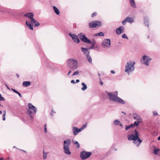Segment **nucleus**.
<instances>
[{
	"mask_svg": "<svg viewBox=\"0 0 160 160\" xmlns=\"http://www.w3.org/2000/svg\"><path fill=\"white\" fill-rule=\"evenodd\" d=\"M24 16L29 18L26 20V23L28 28L30 29L33 30V24H35V27H38L39 25V23L33 18V14L32 13H28L25 14Z\"/></svg>",
	"mask_w": 160,
	"mask_h": 160,
	"instance_id": "nucleus-1",
	"label": "nucleus"
},
{
	"mask_svg": "<svg viewBox=\"0 0 160 160\" xmlns=\"http://www.w3.org/2000/svg\"><path fill=\"white\" fill-rule=\"evenodd\" d=\"M134 132V134H131L128 135V139L129 141H133V143L137 145H139L142 141L139 138V134L138 132L135 130Z\"/></svg>",
	"mask_w": 160,
	"mask_h": 160,
	"instance_id": "nucleus-2",
	"label": "nucleus"
},
{
	"mask_svg": "<svg viewBox=\"0 0 160 160\" xmlns=\"http://www.w3.org/2000/svg\"><path fill=\"white\" fill-rule=\"evenodd\" d=\"M106 92L108 95L110 100L119 103H125V102L122 99L117 96V92H108L106 91Z\"/></svg>",
	"mask_w": 160,
	"mask_h": 160,
	"instance_id": "nucleus-3",
	"label": "nucleus"
},
{
	"mask_svg": "<svg viewBox=\"0 0 160 160\" xmlns=\"http://www.w3.org/2000/svg\"><path fill=\"white\" fill-rule=\"evenodd\" d=\"M135 62L134 61H129L125 65V72L128 75H130L135 70L134 65Z\"/></svg>",
	"mask_w": 160,
	"mask_h": 160,
	"instance_id": "nucleus-4",
	"label": "nucleus"
},
{
	"mask_svg": "<svg viewBox=\"0 0 160 160\" xmlns=\"http://www.w3.org/2000/svg\"><path fill=\"white\" fill-rule=\"evenodd\" d=\"M67 64L70 68L75 70L78 68V62L76 59L70 58L67 60Z\"/></svg>",
	"mask_w": 160,
	"mask_h": 160,
	"instance_id": "nucleus-5",
	"label": "nucleus"
},
{
	"mask_svg": "<svg viewBox=\"0 0 160 160\" xmlns=\"http://www.w3.org/2000/svg\"><path fill=\"white\" fill-rule=\"evenodd\" d=\"M28 109L27 110V113L29 115L31 119L33 118V116L32 114H35L37 112V108L34 106H33L31 103L28 104Z\"/></svg>",
	"mask_w": 160,
	"mask_h": 160,
	"instance_id": "nucleus-6",
	"label": "nucleus"
},
{
	"mask_svg": "<svg viewBox=\"0 0 160 160\" xmlns=\"http://www.w3.org/2000/svg\"><path fill=\"white\" fill-rule=\"evenodd\" d=\"M102 25L101 22L98 21H94L89 23V27L91 28H94L101 26Z\"/></svg>",
	"mask_w": 160,
	"mask_h": 160,
	"instance_id": "nucleus-7",
	"label": "nucleus"
},
{
	"mask_svg": "<svg viewBox=\"0 0 160 160\" xmlns=\"http://www.w3.org/2000/svg\"><path fill=\"white\" fill-rule=\"evenodd\" d=\"M91 152H87L83 151L80 153V157L82 159H85L89 157L92 154Z\"/></svg>",
	"mask_w": 160,
	"mask_h": 160,
	"instance_id": "nucleus-8",
	"label": "nucleus"
},
{
	"mask_svg": "<svg viewBox=\"0 0 160 160\" xmlns=\"http://www.w3.org/2000/svg\"><path fill=\"white\" fill-rule=\"evenodd\" d=\"M111 45V41L110 39H104L102 43V47L105 48H109Z\"/></svg>",
	"mask_w": 160,
	"mask_h": 160,
	"instance_id": "nucleus-9",
	"label": "nucleus"
},
{
	"mask_svg": "<svg viewBox=\"0 0 160 160\" xmlns=\"http://www.w3.org/2000/svg\"><path fill=\"white\" fill-rule=\"evenodd\" d=\"M79 37L82 41L87 43H91V41L88 39L85 35L82 33H80L79 34Z\"/></svg>",
	"mask_w": 160,
	"mask_h": 160,
	"instance_id": "nucleus-10",
	"label": "nucleus"
},
{
	"mask_svg": "<svg viewBox=\"0 0 160 160\" xmlns=\"http://www.w3.org/2000/svg\"><path fill=\"white\" fill-rule=\"evenodd\" d=\"M151 58L148 56L145 55L142 57V60H141L142 61H143V63L147 65L148 66L150 61L151 60Z\"/></svg>",
	"mask_w": 160,
	"mask_h": 160,
	"instance_id": "nucleus-11",
	"label": "nucleus"
},
{
	"mask_svg": "<svg viewBox=\"0 0 160 160\" xmlns=\"http://www.w3.org/2000/svg\"><path fill=\"white\" fill-rule=\"evenodd\" d=\"M71 142V140L70 139H68L64 141H63L64 150H69L68 147L70 145Z\"/></svg>",
	"mask_w": 160,
	"mask_h": 160,
	"instance_id": "nucleus-12",
	"label": "nucleus"
},
{
	"mask_svg": "<svg viewBox=\"0 0 160 160\" xmlns=\"http://www.w3.org/2000/svg\"><path fill=\"white\" fill-rule=\"evenodd\" d=\"M69 36L71 37L72 39L76 42L78 43L80 42L79 39L78 37L75 34L70 33H69Z\"/></svg>",
	"mask_w": 160,
	"mask_h": 160,
	"instance_id": "nucleus-13",
	"label": "nucleus"
},
{
	"mask_svg": "<svg viewBox=\"0 0 160 160\" xmlns=\"http://www.w3.org/2000/svg\"><path fill=\"white\" fill-rule=\"evenodd\" d=\"M89 48H81V50L82 51L83 53L86 56L89 54L90 52L89 51Z\"/></svg>",
	"mask_w": 160,
	"mask_h": 160,
	"instance_id": "nucleus-14",
	"label": "nucleus"
},
{
	"mask_svg": "<svg viewBox=\"0 0 160 160\" xmlns=\"http://www.w3.org/2000/svg\"><path fill=\"white\" fill-rule=\"evenodd\" d=\"M124 28L123 26H120L116 30V32L118 35L120 34L122 32H123Z\"/></svg>",
	"mask_w": 160,
	"mask_h": 160,
	"instance_id": "nucleus-15",
	"label": "nucleus"
},
{
	"mask_svg": "<svg viewBox=\"0 0 160 160\" xmlns=\"http://www.w3.org/2000/svg\"><path fill=\"white\" fill-rule=\"evenodd\" d=\"M133 118L137 121H142V119L140 116L136 113H134L132 115Z\"/></svg>",
	"mask_w": 160,
	"mask_h": 160,
	"instance_id": "nucleus-16",
	"label": "nucleus"
},
{
	"mask_svg": "<svg viewBox=\"0 0 160 160\" xmlns=\"http://www.w3.org/2000/svg\"><path fill=\"white\" fill-rule=\"evenodd\" d=\"M72 131L73 133V134L75 135H77L79 133L78 132V128L76 127H73L72 128Z\"/></svg>",
	"mask_w": 160,
	"mask_h": 160,
	"instance_id": "nucleus-17",
	"label": "nucleus"
},
{
	"mask_svg": "<svg viewBox=\"0 0 160 160\" xmlns=\"http://www.w3.org/2000/svg\"><path fill=\"white\" fill-rule=\"evenodd\" d=\"M113 123L115 125H119L121 127H123V125L121 123H120L118 119L115 120L114 121Z\"/></svg>",
	"mask_w": 160,
	"mask_h": 160,
	"instance_id": "nucleus-18",
	"label": "nucleus"
},
{
	"mask_svg": "<svg viewBox=\"0 0 160 160\" xmlns=\"http://www.w3.org/2000/svg\"><path fill=\"white\" fill-rule=\"evenodd\" d=\"M52 8L55 13L57 15L60 14V11L55 6H53Z\"/></svg>",
	"mask_w": 160,
	"mask_h": 160,
	"instance_id": "nucleus-19",
	"label": "nucleus"
},
{
	"mask_svg": "<svg viewBox=\"0 0 160 160\" xmlns=\"http://www.w3.org/2000/svg\"><path fill=\"white\" fill-rule=\"evenodd\" d=\"M31 84V82L29 81H24L22 82V85L24 87H28Z\"/></svg>",
	"mask_w": 160,
	"mask_h": 160,
	"instance_id": "nucleus-20",
	"label": "nucleus"
},
{
	"mask_svg": "<svg viewBox=\"0 0 160 160\" xmlns=\"http://www.w3.org/2000/svg\"><path fill=\"white\" fill-rule=\"evenodd\" d=\"M6 12L10 14L11 15L13 16L14 15L13 13H14L15 11L11 9H7L6 10Z\"/></svg>",
	"mask_w": 160,
	"mask_h": 160,
	"instance_id": "nucleus-21",
	"label": "nucleus"
},
{
	"mask_svg": "<svg viewBox=\"0 0 160 160\" xmlns=\"http://www.w3.org/2000/svg\"><path fill=\"white\" fill-rule=\"evenodd\" d=\"M131 6L134 8H136V5L134 0H129Z\"/></svg>",
	"mask_w": 160,
	"mask_h": 160,
	"instance_id": "nucleus-22",
	"label": "nucleus"
},
{
	"mask_svg": "<svg viewBox=\"0 0 160 160\" xmlns=\"http://www.w3.org/2000/svg\"><path fill=\"white\" fill-rule=\"evenodd\" d=\"M92 45L91 47L89 48V49H94L95 45L96 43V42L94 40H93L92 42H91Z\"/></svg>",
	"mask_w": 160,
	"mask_h": 160,
	"instance_id": "nucleus-23",
	"label": "nucleus"
},
{
	"mask_svg": "<svg viewBox=\"0 0 160 160\" xmlns=\"http://www.w3.org/2000/svg\"><path fill=\"white\" fill-rule=\"evenodd\" d=\"M126 19L127 22L129 23H132L134 22L133 19L132 18L127 17Z\"/></svg>",
	"mask_w": 160,
	"mask_h": 160,
	"instance_id": "nucleus-24",
	"label": "nucleus"
},
{
	"mask_svg": "<svg viewBox=\"0 0 160 160\" xmlns=\"http://www.w3.org/2000/svg\"><path fill=\"white\" fill-rule=\"evenodd\" d=\"M81 84L83 86V87L81 88V89L82 91H84L87 88V86L84 82H82Z\"/></svg>",
	"mask_w": 160,
	"mask_h": 160,
	"instance_id": "nucleus-25",
	"label": "nucleus"
},
{
	"mask_svg": "<svg viewBox=\"0 0 160 160\" xmlns=\"http://www.w3.org/2000/svg\"><path fill=\"white\" fill-rule=\"evenodd\" d=\"M88 62L90 63H92V59L89 54L86 56Z\"/></svg>",
	"mask_w": 160,
	"mask_h": 160,
	"instance_id": "nucleus-26",
	"label": "nucleus"
},
{
	"mask_svg": "<svg viewBox=\"0 0 160 160\" xmlns=\"http://www.w3.org/2000/svg\"><path fill=\"white\" fill-rule=\"evenodd\" d=\"M142 121H135L133 124H132V125H133V127H134V126H137L140 123V122H142Z\"/></svg>",
	"mask_w": 160,
	"mask_h": 160,
	"instance_id": "nucleus-27",
	"label": "nucleus"
},
{
	"mask_svg": "<svg viewBox=\"0 0 160 160\" xmlns=\"http://www.w3.org/2000/svg\"><path fill=\"white\" fill-rule=\"evenodd\" d=\"M94 36H104V33L102 32H101L99 33H96L94 35Z\"/></svg>",
	"mask_w": 160,
	"mask_h": 160,
	"instance_id": "nucleus-28",
	"label": "nucleus"
},
{
	"mask_svg": "<svg viewBox=\"0 0 160 160\" xmlns=\"http://www.w3.org/2000/svg\"><path fill=\"white\" fill-rule=\"evenodd\" d=\"M125 127V129L126 130H128L131 128L133 127V125H132V124H131L129 125H126Z\"/></svg>",
	"mask_w": 160,
	"mask_h": 160,
	"instance_id": "nucleus-29",
	"label": "nucleus"
},
{
	"mask_svg": "<svg viewBox=\"0 0 160 160\" xmlns=\"http://www.w3.org/2000/svg\"><path fill=\"white\" fill-rule=\"evenodd\" d=\"M153 153L155 155H160V151H153Z\"/></svg>",
	"mask_w": 160,
	"mask_h": 160,
	"instance_id": "nucleus-30",
	"label": "nucleus"
},
{
	"mask_svg": "<svg viewBox=\"0 0 160 160\" xmlns=\"http://www.w3.org/2000/svg\"><path fill=\"white\" fill-rule=\"evenodd\" d=\"M144 23L148 27L149 26V24L148 23V19L147 18H144Z\"/></svg>",
	"mask_w": 160,
	"mask_h": 160,
	"instance_id": "nucleus-31",
	"label": "nucleus"
},
{
	"mask_svg": "<svg viewBox=\"0 0 160 160\" xmlns=\"http://www.w3.org/2000/svg\"><path fill=\"white\" fill-rule=\"evenodd\" d=\"M73 142L76 145V147L78 148H79V144L77 141H73Z\"/></svg>",
	"mask_w": 160,
	"mask_h": 160,
	"instance_id": "nucleus-32",
	"label": "nucleus"
},
{
	"mask_svg": "<svg viewBox=\"0 0 160 160\" xmlns=\"http://www.w3.org/2000/svg\"><path fill=\"white\" fill-rule=\"evenodd\" d=\"M48 152L46 153L44 151L43 152V158L44 159H45L47 158V154Z\"/></svg>",
	"mask_w": 160,
	"mask_h": 160,
	"instance_id": "nucleus-33",
	"label": "nucleus"
},
{
	"mask_svg": "<svg viewBox=\"0 0 160 160\" xmlns=\"http://www.w3.org/2000/svg\"><path fill=\"white\" fill-rule=\"evenodd\" d=\"M64 153L68 155H69L71 154V153L70 151H64Z\"/></svg>",
	"mask_w": 160,
	"mask_h": 160,
	"instance_id": "nucleus-34",
	"label": "nucleus"
},
{
	"mask_svg": "<svg viewBox=\"0 0 160 160\" xmlns=\"http://www.w3.org/2000/svg\"><path fill=\"white\" fill-rule=\"evenodd\" d=\"M4 98L2 97L1 94H0V101H4Z\"/></svg>",
	"mask_w": 160,
	"mask_h": 160,
	"instance_id": "nucleus-35",
	"label": "nucleus"
},
{
	"mask_svg": "<svg viewBox=\"0 0 160 160\" xmlns=\"http://www.w3.org/2000/svg\"><path fill=\"white\" fill-rule=\"evenodd\" d=\"M122 38H126L127 39H128V37L127 36L126 34H124L122 36Z\"/></svg>",
	"mask_w": 160,
	"mask_h": 160,
	"instance_id": "nucleus-36",
	"label": "nucleus"
},
{
	"mask_svg": "<svg viewBox=\"0 0 160 160\" xmlns=\"http://www.w3.org/2000/svg\"><path fill=\"white\" fill-rule=\"evenodd\" d=\"M44 132L45 133H47V130L46 127V124H45L44 125Z\"/></svg>",
	"mask_w": 160,
	"mask_h": 160,
	"instance_id": "nucleus-37",
	"label": "nucleus"
},
{
	"mask_svg": "<svg viewBox=\"0 0 160 160\" xmlns=\"http://www.w3.org/2000/svg\"><path fill=\"white\" fill-rule=\"evenodd\" d=\"M79 73V72L78 71L75 72L74 73L72 74V76H74L78 75Z\"/></svg>",
	"mask_w": 160,
	"mask_h": 160,
	"instance_id": "nucleus-38",
	"label": "nucleus"
},
{
	"mask_svg": "<svg viewBox=\"0 0 160 160\" xmlns=\"http://www.w3.org/2000/svg\"><path fill=\"white\" fill-rule=\"evenodd\" d=\"M127 22V20H126V19H125L122 22V23L123 25H125L126 23V22Z\"/></svg>",
	"mask_w": 160,
	"mask_h": 160,
	"instance_id": "nucleus-39",
	"label": "nucleus"
},
{
	"mask_svg": "<svg viewBox=\"0 0 160 160\" xmlns=\"http://www.w3.org/2000/svg\"><path fill=\"white\" fill-rule=\"evenodd\" d=\"M11 90L15 93H18V92L16 90H15V89L12 88Z\"/></svg>",
	"mask_w": 160,
	"mask_h": 160,
	"instance_id": "nucleus-40",
	"label": "nucleus"
},
{
	"mask_svg": "<svg viewBox=\"0 0 160 160\" xmlns=\"http://www.w3.org/2000/svg\"><path fill=\"white\" fill-rule=\"evenodd\" d=\"M5 116H6V114H3V115H2V119H3V121H4L5 120Z\"/></svg>",
	"mask_w": 160,
	"mask_h": 160,
	"instance_id": "nucleus-41",
	"label": "nucleus"
},
{
	"mask_svg": "<svg viewBox=\"0 0 160 160\" xmlns=\"http://www.w3.org/2000/svg\"><path fill=\"white\" fill-rule=\"evenodd\" d=\"M83 130V129L82 128V127H81V128L79 129L78 128V132H80L82 131Z\"/></svg>",
	"mask_w": 160,
	"mask_h": 160,
	"instance_id": "nucleus-42",
	"label": "nucleus"
},
{
	"mask_svg": "<svg viewBox=\"0 0 160 160\" xmlns=\"http://www.w3.org/2000/svg\"><path fill=\"white\" fill-rule=\"evenodd\" d=\"M96 13L95 12H93L92 14V15H91V16L92 17H94L96 15Z\"/></svg>",
	"mask_w": 160,
	"mask_h": 160,
	"instance_id": "nucleus-43",
	"label": "nucleus"
},
{
	"mask_svg": "<svg viewBox=\"0 0 160 160\" xmlns=\"http://www.w3.org/2000/svg\"><path fill=\"white\" fill-rule=\"evenodd\" d=\"M87 126V124H85L84 125H83L82 126V128L84 129Z\"/></svg>",
	"mask_w": 160,
	"mask_h": 160,
	"instance_id": "nucleus-44",
	"label": "nucleus"
},
{
	"mask_svg": "<svg viewBox=\"0 0 160 160\" xmlns=\"http://www.w3.org/2000/svg\"><path fill=\"white\" fill-rule=\"evenodd\" d=\"M153 115L154 116H155V115H158V113H157L155 112V111H154L153 112Z\"/></svg>",
	"mask_w": 160,
	"mask_h": 160,
	"instance_id": "nucleus-45",
	"label": "nucleus"
},
{
	"mask_svg": "<svg viewBox=\"0 0 160 160\" xmlns=\"http://www.w3.org/2000/svg\"><path fill=\"white\" fill-rule=\"evenodd\" d=\"M71 83H72L73 84H75V83L76 82H75V81L73 80H72L71 81Z\"/></svg>",
	"mask_w": 160,
	"mask_h": 160,
	"instance_id": "nucleus-46",
	"label": "nucleus"
},
{
	"mask_svg": "<svg viewBox=\"0 0 160 160\" xmlns=\"http://www.w3.org/2000/svg\"><path fill=\"white\" fill-rule=\"evenodd\" d=\"M18 93H17V94H18L19 95V96H20V97H22V96L21 94L20 93H19V92H18Z\"/></svg>",
	"mask_w": 160,
	"mask_h": 160,
	"instance_id": "nucleus-47",
	"label": "nucleus"
},
{
	"mask_svg": "<svg viewBox=\"0 0 160 160\" xmlns=\"http://www.w3.org/2000/svg\"><path fill=\"white\" fill-rule=\"evenodd\" d=\"M111 72L112 73H113V74H114L115 73V71L112 70H111Z\"/></svg>",
	"mask_w": 160,
	"mask_h": 160,
	"instance_id": "nucleus-48",
	"label": "nucleus"
},
{
	"mask_svg": "<svg viewBox=\"0 0 160 160\" xmlns=\"http://www.w3.org/2000/svg\"><path fill=\"white\" fill-rule=\"evenodd\" d=\"M54 113V112L52 110L51 111V115H52Z\"/></svg>",
	"mask_w": 160,
	"mask_h": 160,
	"instance_id": "nucleus-49",
	"label": "nucleus"
},
{
	"mask_svg": "<svg viewBox=\"0 0 160 160\" xmlns=\"http://www.w3.org/2000/svg\"><path fill=\"white\" fill-rule=\"evenodd\" d=\"M71 72V70H69L68 73V75H69L70 73Z\"/></svg>",
	"mask_w": 160,
	"mask_h": 160,
	"instance_id": "nucleus-50",
	"label": "nucleus"
},
{
	"mask_svg": "<svg viewBox=\"0 0 160 160\" xmlns=\"http://www.w3.org/2000/svg\"><path fill=\"white\" fill-rule=\"evenodd\" d=\"M5 86H6L8 89L9 90H10V88H9L8 86H7L6 84H5Z\"/></svg>",
	"mask_w": 160,
	"mask_h": 160,
	"instance_id": "nucleus-51",
	"label": "nucleus"
},
{
	"mask_svg": "<svg viewBox=\"0 0 160 160\" xmlns=\"http://www.w3.org/2000/svg\"><path fill=\"white\" fill-rule=\"evenodd\" d=\"M79 82V79H77L76 80V83H78V82Z\"/></svg>",
	"mask_w": 160,
	"mask_h": 160,
	"instance_id": "nucleus-52",
	"label": "nucleus"
},
{
	"mask_svg": "<svg viewBox=\"0 0 160 160\" xmlns=\"http://www.w3.org/2000/svg\"><path fill=\"white\" fill-rule=\"evenodd\" d=\"M100 84L101 85H102L103 84V83L101 81L100 82Z\"/></svg>",
	"mask_w": 160,
	"mask_h": 160,
	"instance_id": "nucleus-53",
	"label": "nucleus"
},
{
	"mask_svg": "<svg viewBox=\"0 0 160 160\" xmlns=\"http://www.w3.org/2000/svg\"><path fill=\"white\" fill-rule=\"evenodd\" d=\"M16 76L18 78L19 77V75L18 74H16Z\"/></svg>",
	"mask_w": 160,
	"mask_h": 160,
	"instance_id": "nucleus-54",
	"label": "nucleus"
},
{
	"mask_svg": "<svg viewBox=\"0 0 160 160\" xmlns=\"http://www.w3.org/2000/svg\"><path fill=\"white\" fill-rule=\"evenodd\" d=\"M3 112H4V114H6V111L4 110Z\"/></svg>",
	"mask_w": 160,
	"mask_h": 160,
	"instance_id": "nucleus-55",
	"label": "nucleus"
},
{
	"mask_svg": "<svg viewBox=\"0 0 160 160\" xmlns=\"http://www.w3.org/2000/svg\"><path fill=\"white\" fill-rule=\"evenodd\" d=\"M0 160H3V158H0Z\"/></svg>",
	"mask_w": 160,
	"mask_h": 160,
	"instance_id": "nucleus-56",
	"label": "nucleus"
},
{
	"mask_svg": "<svg viewBox=\"0 0 160 160\" xmlns=\"http://www.w3.org/2000/svg\"><path fill=\"white\" fill-rule=\"evenodd\" d=\"M158 140H160V136L158 138Z\"/></svg>",
	"mask_w": 160,
	"mask_h": 160,
	"instance_id": "nucleus-57",
	"label": "nucleus"
},
{
	"mask_svg": "<svg viewBox=\"0 0 160 160\" xmlns=\"http://www.w3.org/2000/svg\"><path fill=\"white\" fill-rule=\"evenodd\" d=\"M2 112L1 111H0V114H2Z\"/></svg>",
	"mask_w": 160,
	"mask_h": 160,
	"instance_id": "nucleus-58",
	"label": "nucleus"
},
{
	"mask_svg": "<svg viewBox=\"0 0 160 160\" xmlns=\"http://www.w3.org/2000/svg\"><path fill=\"white\" fill-rule=\"evenodd\" d=\"M122 112V113H124V115H125V114H126L124 112Z\"/></svg>",
	"mask_w": 160,
	"mask_h": 160,
	"instance_id": "nucleus-59",
	"label": "nucleus"
},
{
	"mask_svg": "<svg viewBox=\"0 0 160 160\" xmlns=\"http://www.w3.org/2000/svg\"><path fill=\"white\" fill-rule=\"evenodd\" d=\"M155 150H160L159 149H156L155 148Z\"/></svg>",
	"mask_w": 160,
	"mask_h": 160,
	"instance_id": "nucleus-60",
	"label": "nucleus"
}]
</instances>
